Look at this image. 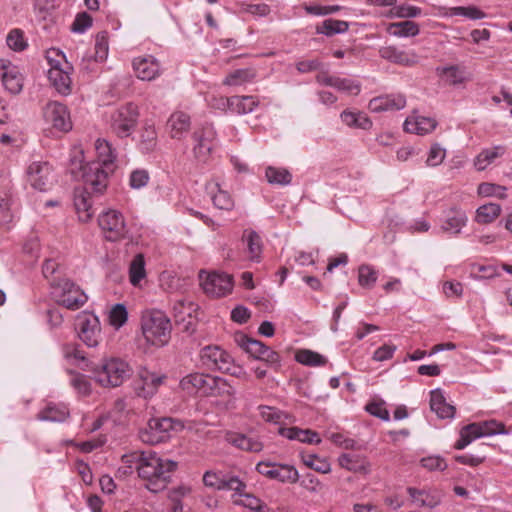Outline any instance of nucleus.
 Listing matches in <instances>:
<instances>
[{
	"instance_id": "ea45409f",
	"label": "nucleus",
	"mask_w": 512,
	"mask_h": 512,
	"mask_svg": "<svg viewBox=\"0 0 512 512\" xmlns=\"http://www.w3.org/2000/svg\"><path fill=\"white\" fill-rule=\"evenodd\" d=\"M501 213V206L496 203H488L480 206L476 211V221L480 224L493 222Z\"/></svg>"
},
{
	"instance_id": "0eeeda50",
	"label": "nucleus",
	"mask_w": 512,
	"mask_h": 512,
	"mask_svg": "<svg viewBox=\"0 0 512 512\" xmlns=\"http://www.w3.org/2000/svg\"><path fill=\"white\" fill-rule=\"evenodd\" d=\"M139 117L138 107L127 103L111 115V130L120 138L128 137L137 125Z\"/></svg>"
},
{
	"instance_id": "052dcab7",
	"label": "nucleus",
	"mask_w": 512,
	"mask_h": 512,
	"mask_svg": "<svg viewBox=\"0 0 512 512\" xmlns=\"http://www.w3.org/2000/svg\"><path fill=\"white\" fill-rule=\"evenodd\" d=\"M392 15L399 18H414L421 14V9L416 6L402 4L395 6L391 11Z\"/></svg>"
},
{
	"instance_id": "c03bdc74",
	"label": "nucleus",
	"mask_w": 512,
	"mask_h": 512,
	"mask_svg": "<svg viewBox=\"0 0 512 512\" xmlns=\"http://www.w3.org/2000/svg\"><path fill=\"white\" fill-rule=\"evenodd\" d=\"M265 176L270 184L288 185L292 180L291 173L285 168H266Z\"/></svg>"
},
{
	"instance_id": "603ef678",
	"label": "nucleus",
	"mask_w": 512,
	"mask_h": 512,
	"mask_svg": "<svg viewBox=\"0 0 512 512\" xmlns=\"http://www.w3.org/2000/svg\"><path fill=\"white\" fill-rule=\"evenodd\" d=\"M128 318L127 309L124 304L118 303L110 311V324L116 328L123 326Z\"/></svg>"
},
{
	"instance_id": "f257e3e1",
	"label": "nucleus",
	"mask_w": 512,
	"mask_h": 512,
	"mask_svg": "<svg viewBox=\"0 0 512 512\" xmlns=\"http://www.w3.org/2000/svg\"><path fill=\"white\" fill-rule=\"evenodd\" d=\"M69 170L75 179H82L83 188L74 191V206L79 220L87 222L93 215L91 195H102L108 186V172L100 162L84 163L83 151L75 149L72 152Z\"/></svg>"
},
{
	"instance_id": "a19ab883",
	"label": "nucleus",
	"mask_w": 512,
	"mask_h": 512,
	"mask_svg": "<svg viewBox=\"0 0 512 512\" xmlns=\"http://www.w3.org/2000/svg\"><path fill=\"white\" fill-rule=\"evenodd\" d=\"M68 414L69 412L66 407L49 404L38 413L37 418L42 421L62 422L67 418Z\"/></svg>"
},
{
	"instance_id": "39448f33",
	"label": "nucleus",
	"mask_w": 512,
	"mask_h": 512,
	"mask_svg": "<svg viewBox=\"0 0 512 512\" xmlns=\"http://www.w3.org/2000/svg\"><path fill=\"white\" fill-rule=\"evenodd\" d=\"M236 342L254 359L264 362L266 366L274 369L275 371L280 369L281 357L279 353L265 345L263 342L252 339L244 334L237 335Z\"/></svg>"
},
{
	"instance_id": "69168bd1",
	"label": "nucleus",
	"mask_w": 512,
	"mask_h": 512,
	"mask_svg": "<svg viewBox=\"0 0 512 512\" xmlns=\"http://www.w3.org/2000/svg\"><path fill=\"white\" fill-rule=\"evenodd\" d=\"M241 497H244L243 500H233L234 504L243 505L251 510L259 511L263 507L262 501L250 493H243Z\"/></svg>"
},
{
	"instance_id": "9b49d317",
	"label": "nucleus",
	"mask_w": 512,
	"mask_h": 512,
	"mask_svg": "<svg viewBox=\"0 0 512 512\" xmlns=\"http://www.w3.org/2000/svg\"><path fill=\"white\" fill-rule=\"evenodd\" d=\"M204 271H200L199 278L201 280V286L204 292L211 297H222L232 291L233 278L231 275L226 273H208L203 278Z\"/></svg>"
},
{
	"instance_id": "2f4dec72",
	"label": "nucleus",
	"mask_w": 512,
	"mask_h": 512,
	"mask_svg": "<svg viewBox=\"0 0 512 512\" xmlns=\"http://www.w3.org/2000/svg\"><path fill=\"white\" fill-rule=\"evenodd\" d=\"M226 439L229 443L244 451L260 452L263 449V444L260 441L244 434L231 433L227 435Z\"/></svg>"
},
{
	"instance_id": "79ce46f5",
	"label": "nucleus",
	"mask_w": 512,
	"mask_h": 512,
	"mask_svg": "<svg viewBox=\"0 0 512 512\" xmlns=\"http://www.w3.org/2000/svg\"><path fill=\"white\" fill-rule=\"evenodd\" d=\"M295 359L297 362L311 367L323 366L327 363V359L323 355L308 349L299 350Z\"/></svg>"
},
{
	"instance_id": "a211bd4d",
	"label": "nucleus",
	"mask_w": 512,
	"mask_h": 512,
	"mask_svg": "<svg viewBox=\"0 0 512 512\" xmlns=\"http://www.w3.org/2000/svg\"><path fill=\"white\" fill-rule=\"evenodd\" d=\"M406 105V98L403 94H385L374 97L369 101L368 108L371 112L380 113L386 111L401 110Z\"/></svg>"
},
{
	"instance_id": "dca6fc26",
	"label": "nucleus",
	"mask_w": 512,
	"mask_h": 512,
	"mask_svg": "<svg viewBox=\"0 0 512 512\" xmlns=\"http://www.w3.org/2000/svg\"><path fill=\"white\" fill-rule=\"evenodd\" d=\"M44 117L55 129L68 132L72 128V122L67 107L59 102H50L44 108Z\"/></svg>"
},
{
	"instance_id": "aec40b11",
	"label": "nucleus",
	"mask_w": 512,
	"mask_h": 512,
	"mask_svg": "<svg viewBox=\"0 0 512 512\" xmlns=\"http://www.w3.org/2000/svg\"><path fill=\"white\" fill-rule=\"evenodd\" d=\"M148 429L142 432L141 438L144 442L157 443L164 437V433H167L172 429L171 418H153L148 421Z\"/></svg>"
},
{
	"instance_id": "9d476101",
	"label": "nucleus",
	"mask_w": 512,
	"mask_h": 512,
	"mask_svg": "<svg viewBox=\"0 0 512 512\" xmlns=\"http://www.w3.org/2000/svg\"><path fill=\"white\" fill-rule=\"evenodd\" d=\"M216 132L211 124L195 129L192 134L193 154L199 162H206L214 148Z\"/></svg>"
},
{
	"instance_id": "f03ea898",
	"label": "nucleus",
	"mask_w": 512,
	"mask_h": 512,
	"mask_svg": "<svg viewBox=\"0 0 512 512\" xmlns=\"http://www.w3.org/2000/svg\"><path fill=\"white\" fill-rule=\"evenodd\" d=\"M176 468L177 462L161 459L150 451H147L140 466L136 467L139 477L146 481L145 487L153 493L167 487Z\"/></svg>"
},
{
	"instance_id": "4be33fe9",
	"label": "nucleus",
	"mask_w": 512,
	"mask_h": 512,
	"mask_svg": "<svg viewBox=\"0 0 512 512\" xmlns=\"http://www.w3.org/2000/svg\"><path fill=\"white\" fill-rule=\"evenodd\" d=\"M133 67L137 77L146 81L155 79L160 72L159 62L152 56L136 58L133 61Z\"/></svg>"
},
{
	"instance_id": "412c9836",
	"label": "nucleus",
	"mask_w": 512,
	"mask_h": 512,
	"mask_svg": "<svg viewBox=\"0 0 512 512\" xmlns=\"http://www.w3.org/2000/svg\"><path fill=\"white\" fill-rule=\"evenodd\" d=\"M190 116L182 111L171 114L167 121V129L171 138L181 139L190 129Z\"/></svg>"
},
{
	"instance_id": "7c9ffc66",
	"label": "nucleus",
	"mask_w": 512,
	"mask_h": 512,
	"mask_svg": "<svg viewBox=\"0 0 512 512\" xmlns=\"http://www.w3.org/2000/svg\"><path fill=\"white\" fill-rule=\"evenodd\" d=\"M62 352L67 360H73L74 364L80 366L83 370L91 369L93 363L86 359L84 352L80 349V345L77 343H66L62 347Z\"/></svg>"
},
{
	"instance_id": "680f3d73",
	"label": "nucleus",
	"mask_w": 512,
	"mask_h": 512,
	"mask_svg": "<svg viewBox=\"0 0 512 512\" xmlns=\"http://www.w3.org/2000/svg\"><path fill=\"white\" fill-rule=\"evenodd\" d=\"M422 467L426 468L429 471L439 470L444 471L447 469L448 465L444 458L440 456H428L421 459Z\"/></svg>"
},
{
	"instance_id": "423d86ee",
	"label": "nucleus",
	"mask_w": 512,
	"mask_h": 512,
	"mask_svg": "<svg viewBox=\"0 0 512 512\" xmlns=\"http://www.w3.org/2000/svg\"><path fill=\"white\" fill-rule=\"evenodd\" d=\"M52 53H55L60 57L63 60V63L60 60L52 59L47 56L51 66L48 71V79L60 94L68 95L71 93L72 81L70 73L73 70V67L66 61L65 55L62 52L53 49Z\"/></svg>"
},
{
	"instance_id": "de8ad7c7",
	"label": "nucleus",
	"mask_w": 512,
	"mask_h": 512,
	"mask_svg": "<svg viewBox=\"0 0 512 512\" xmlns=\"http://www.w3.org/2000/svg\"><path fill=\"white\" fill-rule=\"evenodd\" d=\"M437 73L445 76L446 82L452 86L464 83L467 80L464 72L457 65L437 68Z\"/></svg>"
},
{
	"instance_id": "7ed1b4c3",
	"label": "nucleus",
	"mask_w": 512,
	"mask_h": 512,
	"mask_svg": "<svg viewBox=\"0 0 512 512\" xmlns=\"http://www.w3.org/2000/svg\"><path fill=\"white\" fill-rule=\"evenodd\" d=\"M90 371L103 387H119L133 373L130 365L120 358L103 359L100 364H93Z\"/></svg>"
},
{
	"instance_id": "c85d7f7f",
	"label": "nucleus",
	"mask_w": 512,
	"mask_h": 512,
	"mask_svg": "<svg viewBox=\"0 0 512 512\" xmlns=\"http://www.w3.org/2000/svg\"><path fill=\"white\" fill-rule=\"evenodd\" d=\"M437 122L433 118L419 116L414 120L406 119L404 130L419 135L427 134L436 128Z\"/></svg>"
},
{
	"instance_id": "5fc2aeb1",
	"label": "nucleus",
	"mask_w": 512,
	"mask_h": 512,
	"mask_svg": "<svg viewBox=\"0 0 512 512\" xmlns=\"http://www.w3.org/2000/svg\"><path fill=\"white\" fill-rule=\"evenodd\" d=\"M108 54V33L101 31L96 35L95 40V59L96 61H103Z\"/></svg>"
},
{
	"instance_id": "bf43d9fd",
	"label": "nucleus",
	"mask_w": 512,
	"mask_h": 512,
	"mask_svg": "<svg viewBox=\"0 0 512 512\" xmlns=\"http://www.w3.org/2000/svg\"><path fill=\"white\" fill-rule=\"evenodd\" d=\"M333 87L340 91H345L355 95H357L361 89L360 83L355 82L351 79L340 77H336Z\"/></svg>"
},
{
	"instance_id": "37998d69",
	"label": "nucleus",
	"mask_w": 512,
	"mask_h": 512,
	"mask_svg": "<svg viewBox=\"0 0 512 512\" xmlns=\"http://www.w3.org/2000/svg\"><path fill=\"white\" fill-rule=\"evenodd\" d=\"M503 153L504 148L501 146H497L492 149H485L476 157L474 165L477 170L482 171Z\"/></svg>"
},
{
	"instance_id": "3c124183",
	"label": "nucleus",
	"mask_w": 512,
	"mask_h": 512,
	"mask_svg": "<svg viewBox=\"0 0 512 512\" xmlns=\"http://www.w3.org/2000/svg\"><path fill=\"white\" fill-rule=\"evenodd\" d=\"M377 280V272L369 265H361L358 270V282L363 288H372Z\"/></svg>"
},
{
	"instance_id": "774afa93",
	"label": "nucleus",
	"mask_w": 512,
	"mask_h": 512,
	"mask_svg": "<svg viewBox=\"0 0 512 512\" xmlns=\"http://www.w3.org/2000/svg\"><path fill=\"white\" fill-rule=\"evenodd\" d=\"M149 180V174L144 169H138L131 173L130 176V185L135 189H139L144 187Z\"/></svg>"
},
{
	"instance_id": "5701e85b",
	"label": "nucleus",
	"mask_w": 512,
	"mask_h": 512,
	"mask_svg": "<svg viewBox=\"0 0 512 512\" xmlns=\"http://www.w3.org/2000/svg\"><path fill=\"white\" fill-rule=\"evenodd\" d=\"M220 101L223 107L227 106L238 114L250 113L259 105L258 99L254 96H233L221 98Z\"/></svg>"
},
{
	"instance_id": "4d7b16f0",
	"label": "nucleus",
	"mask_w": 512,
	"mask_h": 512,
	"mask_svg": "<svg viewBox=\"0 0 512 512\" xmlns=\"http://www.w3.org/2000/svg\"><path fill=\"white\" fill-rule=\"evenodd\" d=\"M225 471H206L203 475V483L206 487L222 490Z\"/></svg>"
},
{
	"instance_id": "4468645a",
	"label": "nucleus",
	"mask_w": 512,
	"mask_h": 512,
	"mask_svg": "<svg viewBox=\"0 0 512 512\" xmlns=\"http://www.w3.org/2000/svg\"><path fill=\"white\" fill-rule=\"evenodd\" d=\"M201 360L210 369L230 372L233 369L232 357L218 346H206L201 350Z\"/></svg>"
},
{
	"instance_id": "cd10ccee",
	"label": "nucleus",
	"mask_w": 512,
	"mask_h": 512,
	"mask_svg": "<svg viewBox=\"0 0 512 512\" xmlns=\"http://www.w3.org/2000/svg\"><path fill=\"white\" fill-rule=\"evenodd\" d=\"M2 83L11 94H18L23 88V77L15 66H3Z\"/></svg>"
},
{
	"instance_id": "1a4fd4ad",
	"label": "nucleus",
	"mask_w": 512,
	"mask_h": 512,
	"mask_svg": "<svg viewBox=\"0 0 512 512\" xmlns=\"http://www.w3.org/2000/svg\"><path fill=\"white\" fill-rule=\"evenodd\" d=\"M98 224L108 241H119L125 238L128 232L123 215L116 210H108L100 214Z\"/></svg>"
},
{
	"instance_id": "a878e982",
	"label": "nucleus",
	"mask_w": 512,
	"mask_h": 512,
	"mask_svg": "<svg viewBox=\"0 0 512 512\" xmlns=\"http://www.w3.org/2000/svg\"><path fill=\"white\" fill-rule=\"evenodd\" d=\"M430 407L439 418H453L455 415V407L446 402V399L440 389L430 392Z\"/></svg>"
},
{
	"instance_id": "4c0bfd02",
	"label": "nucleus",
	"mask_w": 512,
	"mask_h": 512,
	"mask_svg": "<svg viewBox=\"0 0 512 512\" xmlns=\"http://www.w3.org/2000/svg\"><path fill=\"white\" fill-rule=\"evenodd\" d=\"M349 29V23L337 19H326L321 25L316 27V32L326 36H333L334 34L344 33Z\"/></svg>"
},
{
	"instance_id": "e433bc0d",
	"label": "nucleus",
	"mask_w": 512,
	"mask_h": 512,
	"mask_svg": "<svg viewBox=\"0 0 512 512\" xmlns=\"http://www.w3.org/2000/svg\"><path fill=\"white\" fill-rule=\"evenodd\" d=\"M388 32L397 37H413L419 34V25L410 20L395 22L389 25Z\"/></svg>"
},
{
	"instance_id": "c756f323",
	"label": "nucleus",
	"mask_w": 512,
	"mask_h": 512,
	"mask_svg": "<svg viewBox=\"0 0 512 512\" xmlns=\"http://www.w3.org/2000/svg\"><path fill=\"white\" fill-rule=\"evenodd\" d=\"M256 77L257 70L254 67L236 69L225 77L223 84L227 86H240L252 82Z\"/></svg>"
},
{
	"instance_id": "72a5a7b5",
	"label": "nucleus",
	"mask_w": 512,
	"mask_h": 512,
	"mask_svg": "<svg viewBox=\"0 0 512 512\" xmlns=\"http://www.w3.org/2000/svg\"><path fill=\"white\" fill-rule=\"evenodd\" d=\"M407 492L421 507L434 508L441 502V496L439 493L431 494L425 490H419L414 487H408Z\"/></svg>"
},
{
	"instance_id": "393cba45",
	"label": "nucleus",
	"mask_w": 512,
	"mask_h": 512,
	"mask_svg": "<svg viewBox=\"0 0 512 512\" xmlns=\"http://www.w3.org/2000/svg\"><path fill=\"white\" fill-rule=\"evenodd\" d=\"M278 433L290 440H298L302 443L320 444L321 438L318 433L310 429H301L298 427H280Z\"/></svg>"
},
{
	"instance_id": "6ab92c4d",
	"label": "nucleus",
	"mask_w": 512,
	"mask_h": 512,
	"mask_svg": "<svg viewBox=\"0 0 512 512\" xmlns=\"http://www.w3.org/2000/svg\"><path fill=\"white\" fill-rule=\"evenodd\" d=\"M212 378L213 376L208 374L191 373L180 380L179 386L189 394L199 391L208 396V393H211V383H214Z\"/></svg>"
},
{
	"instance_id": "bb28decb",
	"label": "nucleus",
	"mask_w": 512,
	"mask_h": 512,
	"mask_svg": "<svg viewBox=\"0 0 512 512\" xmlns=\"http://www.w3.org/2000/svg\"><path fill=\"white\" fill-rule=\"evenodd\" d=\"M472 430L474 437H483L495 434L507 433L505 425L496 420L484 421L479 423H471L467 425V430Z\"/></svg>"
},
{
	"instance_id": "2eb2a0df",
	"label": "nucleus",
	"mask_w": 512,
	"mask_h": 512,
	"mask_svg": "<svg viewBox=\"0 0 512 512\" xmlns=\"http://www.w3.org/2000/svg\"><path fill=\"white\" fill-rule=\"evenodd\" d=\"M27 181L39 191H46L52 184V167L48 162H33L26 171Z\"/></svg>"
},
{
	"instance_id": "ddd939ff",
	"label": "nucleus",
	"mask_w": 512,
	"mask_h": 512,
	"mask_svg": "<svg viewBox=\"0 0 512 512\" xmlns=\"http://www.w3.org/2000/svg\"><path fill=\"white\" fill-rule=\"evenodd\" d=\"M173 316L175 323L182 326V331L192 334L196 330V314L199 306L192 301L180 299L173 304Z\"/></svg>"
},
{
	"instance_id": "6e6d98bb",
	"label": "nucleus",
	"mask_w": 512,
	"mask_h": 512,
	"mask_svg": "<svg viewBox=\"0 0 512 512\" xmlns=\"http://www.w3.org/2000/svg\"><path fill=\"white\" fill-rule=\"evenodd\" d=\"M7 45L14 51H22L27 47L24 34L20 29H13L7 36Z\"/></svg>"
},
{
	"instance_id": "8fccbe9b",
	"label": "nucleus",
	"mask_w": 512,
	"mask_h": 512,
	"mask_svg": "<svg viewBox=\"0 0 512 512\" xmlns=\"http://www.w3.org/2000/svg\"><path fill=\"white\" fill-rule=\"evenodd\" d=\"M211 383V393L208 396H232L235 393L234 388L227 382V380L213 376Z\"/></svg>"
},
{
	"instance_id": "c9c22d12",
	"label": "nucleus",
	"mask_w": 512,
	"mask_h": 512,
	"mask_svg": "<svg viewBox=\"0 0 512 512\" xmlns=\"http://www.w3.org/2000/svg\"><path fill=\"white\" fill-rule=\"evenodd\" d=\"M157 132L153 125L146 124L140 134L139 147L144 153H151L157 147Z\"/></svg>"
},
{
	"instance_id": "49530a36",
	"label": "nucleus",
	"mask_w": 512,
	"mask_h": 512,
	"mask_svg": "<svg viewBox=\"0 0 512 512\" xmlns=\"http://www.w3.org/2000/svg\"><path fill=\"white\" fill-rule=\"evenodd\" d=\"M246 487V483L239 475L232 472H225L222 490L234 491L235 495L241 496L245 492Z\"/></svg>"
},
{
	"instance_id": "f704fd0d",
	"label": "nucleus",
	"mask_w": 512,
	"mask_h": 512,
	"mask_svg": "<svg viewBox=\"0 0 512 512\" xmlns=\"http://www.w3.org/2000/svg\"><path fill=\"white\" fill-rule=\"evenodd\" d=\"M467 221V216L465 212L452 208L449 211L446 221L442 225V229L444 231H451L455 234L459 233L463 226H465Z\"/></svg>"
},
{
	"instance_id": "473e14b6",
	"label": "nucleus",
	"mask_w": 512,
	"mask_h": 512,
	"mask_svg": "<svg viewBox=\"0 0 512 512\" xmlns=\"http://www.w3.org/2000/svg\"><path fill=\"white\" fill-rule=\"evenodd\" d=\"M243 240L247 241L249 259L259 262L262 253V240L259 234L251 229L244 230Z\"/></svg>"
},
{
	"instance_id": "58836bf2",
	"label": "nucleus",
	"mask_w": 512,
	"mask_h": 512,
	"mask_svg": "<svg viewBox=\"0 0 512 512\" xmlns=\"http://www.w3.org/2000/svg\"><path fill=\"white\" fill-rule=\"evenodd\" d=\"M339 465L348 471L356 473H367L368 466L366 462L358 455L343 454L338 459Z\"/></svg>"
},
{
	"instance_id": "f3484780",
	"label": "nucleus",
	"mask_w": 512,
	"mask_h": 512,
	"mask_svg": "<svg viewBox=\"0 0 512 512\" xmlns=\"http://www.w3.org/2000/svg\"><path fill=\"white\" fill-rule=\"evenodd\" d=\"M79 338L88 346L96 347L99 343L100 326L97 317L84 314L78 317Z\"/></svg>"
},
{
	"instance_id": "09e8293b",
	"label": "nucleus",
	"mask_w": 512,
	"mask_h": 512,
	"mask_svg": "<svg viewBox=\"0 0 512 512\" xmlns=\"http://www.w3.org/2000/svg\"><path fill=\"white\" fill-rule=\"evenodd\" d=\"M96 150L102 158V160L99 161L100 164H102V168H109L116 158L115 151L112 149L111 145L106 140L98 139L96 142Z\"/></svg>"
},
{
	"instance_id": "6e6552de",
	"label": "nucleus",
	"mask_w": 512,
	"mask_h": 512,
	"mask_svg": "<svg viewBox=\"0 0 512 512\" xmlns=\"http://www.w3.org/2000/svg\"><path fill=\"white\" fill-rule=\"evenodd\" d=\"M52 287L59 290L57 302L70 310L81 308L87 301L85 293L68 279H60L51 283Z\"/></svg>"
},
{
	"instance_id": "864d4df0",
	"label": "nucleus",
	"mask_w": 512,
	"mask_h": 512,
	"mask_svg": "<svg viewBox=\"0 0 512 512\" xmlns=\"http://www.w3.org/2000/svg\"><path fill=\"white\" fill-rule=\"evenodd\" d=\"M506 187L493 183H481L478 186V194L484 197L496 196L498 198H506Z\"/></svg>"
},
{
	"instance_id": "20e7f679",
	"label": "nucleus",
	"mask_w": 512,
	"mask_h": 512,
	"mask_svg": "<svg viewBox=\"0 0 512 512\" xmlns=\"http://www.w3.org/2000/svg\"><path fill=\"white\" fill-rule=\"evenodd\" d=\"M142 333L155 346L165 345L171 335V322L167 315L160 310H151L143 314L141 319Z\"/></svg>"
},
{
	"instance_id": "f8f14e48",
	"label": "nucleus",
	"mask_w": 512,
	"mask_h": 512,
	"mask_svg": "<svg viewBox=\"0 0 512 512\" xmlns=\"http://www.w3.org/2000/svg\"><path fill=\"white\" fill-rule=\"evenodd\" d=\"M256 470L265 477L278 480L281 483L294 484L299 480L297 469L288 464L262 461L256 465Z\"/></svg>"
},
{
	"instance_id": "13d9d810",
	"label": "nucleus",
	"mask_w": 512,
	"mask_h": 512,
	"mask_svg": "<svg viewBox=\"0 0 512 512\" xmlns=\"http://www.w3.org/2000/svg\"><path fill=\"white\" fill-rule=\"evenodd\" d=\"M213 204L220 210H231L234 207V201L230 194L222 189L212 197Z\"/></svg>"
},
{
	"instance_id": "a18cd8bd",
	"label": "nucleus",
	"mask_w": 512,
	"mask_h": 512,
	"mask_svg": "<svg viewBox=\"0 0 512 512\" xmlns=\"http://www.w3.org/2000/svg\"><path fill=\"white\" fill-rule=\"evenodd\" d=\"M130 282L135 286L145 276V260L143 254H137L134 256L129 267Z\"/></svg>"
},
{
	"instance_id": "b1692460",
	"label": "nucleus",
	"mask_w": 512,
	"mask_h": 512,
	"mask_svg": "<svg viewBox=\"0 0 512 512\" xmlns=\"http://www.w3.org/2000/svg\"><path fill=\"white\" fill-rule=\"evenodd\" d=\"M379 54L383 59L399 65L413 66L417 63L416 54L407 53L394 46L382 47Z\"/></svg>"
},
{
	"instance_id": "e2e57ef3",
	"label": "nucleus",
	"mask_w": 512,
	"mask_h": 512,
	"mask_svg": "<svg viewBox=\"0 0 512 512\" xmlns=\"http://www.w3.org/2000/svg\"><path fill=\"white\" fill-rule=\"evenodd\" d=\"M260 415L266 422L279 423L284 413L274 407L259 406Z\"/></svg>"
},
{
	"instance_id": "338daca9",
	"label": "nucleus",
	"mask_w": 512,
	"mask_h": 512,
	"mask_svg": "<svg viewBox=\"0 0 512 512\" xmlns=\"http://www.w3.org/2000/svg\"><path fill=\"white\" fill-rule=\"evenodd\" d=\"M92 21V17L88 13H79L72 24V30L82 33L92 25Z\"/></svg>"
},
{
	"instance_id": "0e129e2a",
	"label": "nucleus",
	"mask_w": 512,
	"mask_h": 512,
	"mask_svg": "<svg viewBox=\"0 0 512 512\" xmlns=\"http://www.w3.org/2000/svg\"><path fill=\"white\" fill-rule=\"evenodd\" d=\"M453 14L461 15L474 20L482 19L485 17V13L475 6L455 7L453 8Z\"/></svg>"
}]
</instances>
